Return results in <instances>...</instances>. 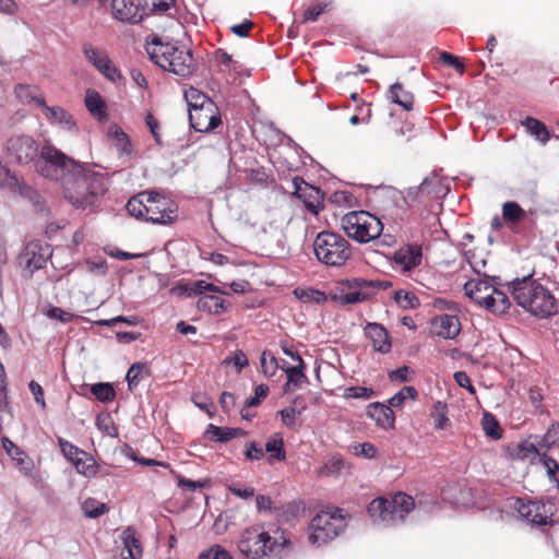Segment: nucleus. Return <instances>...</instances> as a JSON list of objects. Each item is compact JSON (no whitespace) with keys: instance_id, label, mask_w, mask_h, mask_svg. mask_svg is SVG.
Masks as SVG:
<instances>
[{"instance_id":"32","label":"nucleus","mask_w":559,"mask_h":559,"mask_svg":"<svg viewBox=\"0 0 559 559\" xmlns=\"http://www.w3.org/2000/svg\"><path fill=\"white\" fill-rule=\"evenodd\" d=\"M448 405L444 402L437 401L432 404L430 416L433 419L435 428L438 430L447 429L451 426Z\"/></svg>"},{"instance_id":"34","label":"nucleus","mask_w":559,"mask_h":559,"mask_svg":"<svg viewBox=\"0 0 559 559\" xmlns=\"http://www.w3.org/2000/svg\"><path fill=\"white\" fill-rule=\"evenodd\" d=\"M539 449H544V452L558 451L559 456V423L551 425L546 433L538 440Z\"/></svg>"},{"instance_id":"26","label":"nucleus","mask_w":559,"mask_h":559,"mask_svg":"<svg viewBox=\"0 0 559 559\" xmlns=\"http://www.w3.org/2000/svg\"><path fill=\"white\" fill-rule=\"evenodd\" d=\"M120 537L123 544L122 559H141L143 548L135 530L132 526H128L122 531Z\"/></svg>"},{"instance_id":"8","label":"nucleus","mask_w":559,"mask_h":559,"mask_svg":"<svg viewBox=\"0 0 559 559\" xmlns=\"http://www.w3.org/2000/svg\"><path fill=\"white\" fill-rule=\"evenodd\" d=\"M341 227L346 236L358 242L368 243L380 237L382 222L368 211H350L341 219Z\"/></svg>"},{"instance_id":"19","label":"nucleus","mask_w":559,"mask_h":559,"mask_svg":"<svg viewBox=\"0 0 559 559\" xmlns=\"http://www.w3.org/2000/svg\"><path fill=\"white\" fill-rule=\"evenodd\" d=\"M2 447L5 450L7 454L14 462L15 467L24 476L29 478H36L38 476V472L35 469L34 461L12 440H10L7 437L2 438Z\"/></svg>"},{"instance_id":"18","label":"nucleus","mask_w":559,"mask_h":559,"mask_svg":"<svg viewBox=\"0 0 559 559\" xmlns=\"http://www.w3.org/2000/svg\"><path fill=\"white\" fill-rule=\"evenodd\" d=\"M514 509L522 519L536 525H546L551 523L550 516L546 511V506L539 501H531L518 498L514 502Z\"/></svg>"},{"instance_id":"25","label":"nucleus","mask_w":559,"mask_h":559,"mask_svg":"<svg viewBox=\"0 0 559 559\" xmlns=\"http://www.w3.org/2000/svg\"><path fill=\"white\" fill-rule=\"evenodd\" d=\"M367 416L376 421L382 429H392L395 424V415L390 405L379 402L371 403L367 406Z\"/></svg>"},{"instance_id":"21","label":"nucleus","mask_w":559,"mask_h":559,"mask_svg":"<svg viewBox=\"0 0 559 559\" xmlns=\"http://www.w3.org/2000/svg\"><path fill=\"white\" fill-rule=\"evenodd\" d=\"M50 254L49 246L41 245L38 241L27 243L21 254V260L25 267L33 273L45 266L47 257Z\"/></svg>"},{"instance_id":"42","label":"nucleus","mask_w":559,"mask_h":559,"mask_svg":"<svg viewBox=\"0 0 559 559\" xmlns=\"http://www.w3.org/2000/svg\"><path fill=\"white\" fill-rule=\"evenodd\" d=\"M143 373L148 377L151 371L146 364L134 362L128 370L126 379L128 381L129 390L138 386L143 379Z\"/></svg>"},{"instance_id":"12","label":"nucleus","mask_w":559,"mask_h":559,"mask_svg":"<svg viewBox=\"0 0 559 559\" xmlns=\"http://www.w3.org/2000/svg\"><path fill=\"white\" fill-rule=\"evenodd\" d=\"M7 155L9 159L19 165H28L34 162L39 155V159L35 165L41 160V148L37 142L29 135H13L7 141Z\"/></svg>"},{"instance_id":"46","label":"nucleus","mask_w":559,"mask_h":559,"mask_svg":"<svg viewBox=\"0 0 559 559\" xmlns=\"http://www.w3.org/2000/svg\"><path fill=\"white\" fill-rule=\"evenodd\" d=\"M481 426L485 433L493 440H499L502 437V429L493 415L488 413L484 414Z\"/></svg>"},{"instance_id":"27","label":"nucleus","mask_w":559,"mask_h":559,"mask_svg":"<svg viewBox=\"0 0 559 559\" xmlns=\"http://www.w3.org/2000/svg\"><path fill=\"white\" fill-rule=\"evenodd\" d=\"M436 332L444 338H454L461 331V322L456 316L442 314L435 320Z\"/></svg>"},{"instance_id":"45","label":"nucleus","mask_w":559,"mask_h":559,"mask_svg":"<svg viewBox=\"0 0 559 559\" xmlns=\"http://www.w3.org/2000/svg\"><path fill=\"white\" fill-rule=\"evenodd\" d=\"M91 392L96 400L103 403L111 402L116 396L115 389L110 383H95L91 386Z\"/></svg>"},{"instance_id":"56","label":"nucleus","mask_w":559,"mask_h":559,"mask_svg":"<svg viewBox=\"0 0 559 559\" xmlns=\"http://www.w3.org/2000/svg\"><path fill=\"white\" fill-rule=\"evenodd\" d=\"M199 559H234L233 556L221 545H214L202 551Z\"/></svg>"},{"instance_id":"10","label":"nucleus","mask_w":559,"mask_h":559,"mask_svg":"<svg viewBox=\"0 0 559 559\" xmlns=\"http://www.w3.org/2000/svg\"><path fill=\"white\" fill-rule=\"evenodd\" d=\"M391 284L381 281H368L365 278H352L341 283L338 293L333 295V299L341 305H354L368 300L376 289L386 288Z\"/></svg>"},{"instance_id":"62","label":"nucleus","mask_w":559,"mask_h":559,"mask_svg":"<svg viewBox=\"0 0 559 559\" xmlns=\"http://www.w3.org/2000/svg\"><path fill=\"white\" fill-rule=\"evenodd\" d=\"M465 257L467 259V262L469 263L471 267L477 275H486L485 272H483V269L486 266V261L484 259H476L475 254L471 251L465 252Z\"/></svg>"},{"instance_id":"28","label":"nucleus","mask_w":559,"mask_h":559,"mask_svg":"<svg viewBox=\"0 0 559 559\" xmlns=\"http://www.w3.org/2000/svg\"><path fill=\"white\" fill-rule=\"evenodd\" d=\"M388 98L407 111L413 109L415 103L414 94L407 91L401 82H396L390 86Z\"/></svg>"},{"instance_id":"39","label":"nucleus","mask_w":559,"mask_h":559,"mask_svg":"<svg viewBox=\"0 0 559 559\" xmlns=\"http://www.w3.org/2000/svg\"><path fill=\"white\" fill-rule=\"evenodd\" d=\"M14 94L22 103H35L37 106L39 99H45L38 96V88L35 85L17 84L14 88Z\"/></svg>"},{"instance_id":"61","label":"nucleus","mask_w":559,"mask_h":559,"mask_svg":"<svg viewBox=\"0 0 559 559\" xmlns=\"http://www.w3.org/2000/svg\"><path fill=\"white\" fill-rule=\"evenodd\" d=\"M225 362L235 365L238 371L249 365V360L242 350H236L231 356L225 359Z\"/></svg>"},{"instance_id":"60","label":"nucleus","mask_w":559,"mask_h":559,"mask_svg":"<svg viewBox=\"0 0 559 559\" xmlns=\"http://www.w3.org/2000/svg\"><path fill=\"white\" fill-rule=\"evenodd\" d=\"M354 453L358 456L372 459L377 454V448L370 442L358 443L354 445Z\"/></svg>"},{"instance_id":"35","label":"nucleus","mask_w":559,"mask_h":559,"mask_svg":"<svg viewBox=\"0 0 559 559\" xmlns=\"http://www.w3.org/2000/svg\"><path fill=\"white\" fill-rule=\"evenodd\" d=\"M510 308V300L507 294L495 287V293L490 295L485 309L493 313H504Z\"/></svg>"},{"instance_id":"16","label":"nucleus","mask_w":559,"mask_h":559,"mask_svg":"<svg viewBox=\"0 0 559 559\" xmlns=\"http://www.w3.org/2000/svg\"><path fill=\"white\" fill-rule=\"evenodd\" d=\"M395 266L403 273H408L423 262V248L418 243H407L399 248L393 255Z\"/></svg>"},{"instance_id":"14","label":"nucleus","mask_w":559,"mask_h":559,"mask_svg":"<svg viewBox=\"0 0 559 559\" xmlns=\"http://www.w3.org/2000/svg\"><path fill=\"white\" fill-rule=\"evenodd\" d=\"M82 52L84 58L106 79L111 82L121 79L119 69L111 61L106 49L85 43L82 46Z\"/></svg>"},{"instance_id":"47","label":"nucleus","mask_w":559,"mask_h":559,"mask_svg":"<svg viewBox=\"0 0 559 559\" xmlns=\"http://www.w3.org/2000/svg\"><path fill=\"white\" fill-rule=\"evenodd\" d=\"M540 463L546 468V474L551 483H555L559 489V463L549 456L546 452L540 454Z\"/></svg>"},{"instance_id":"57","label":"nucleus","mask_w":559,"mask_h":559,"mask_svg":"<svg viewBox=\"0 0 559 559\" xmlns=\"http://www.w3.org/2000/svg\"><path fill=\"white\" fill-rule=\"evenodd\" d=\"M374 395L371 388L366 386H349L345 389L344 396L348 399H362L368 400Z\"/></svg>"},{"instance_id":"59","label":"nucleus","mask_w":559,"mask_h":559,"mask_svg":"<svg viewBox=\"0 0 559 559\" xmlns=\"http://www.w3.org/2000/svg\"><path fill=\"white\" fill-rule=\"evenodd\" d=\"M245 456L249 461H259L264 457V451L254 441H247L245 444Z\"/></svg>"},{"instance_id":"48","label":"nucleus","mask_w":559,"mask_h":559,"mask_svg":"<svg viewBox=\"0 0 559 559\" xmlns=\"http://www.w3.org/2000/svg\"><path fill=\"white\" fill-rule=\"evenodd\" d=\"M544 452V449H539L538 442L536 444L522 442L516 447V456L520 460H531L534 461L536 456L540 457V454Z\"/></svg>"},{"instance_id":"58","label":"nucleus","mask_w":559,"mask_h":559,"mask_svg":"<svg viewBox=\"0 0 559 559\" xmlns=\"http://www.w3.org/2000/svg\"><path fill=\"white\" fill-rule=\"evenodd\" d=\"M439 60L442 63L455 69L460 74H463L465 71L464 64L461 61V59L450 52L442 51L439 56Z\"/></svg>"},{"instance_id":"53","label":"nucleus","mask_w":559,"mask_h":559,"mask_svg":"<svg viewBox=\"0 0 559 559\" xmlns=\"http://www.w3.org/2000/svg\"><path fill=\"white\" fill-rule=\"evenodd\" d=\"M58 444H59L60 450H61L62 454L64 455V457H67L71 462H74L80 456H86V452H84L83 450H81L76 445H74L73 443H71L62 438L58 439Z\"/></svg>"},{"instance_id":"51","label":"nucleus","mask_w":559,"mask_h":559,"mask_svg":"<svg viewBox=\"0 0 559 559\" xmlns=\"http://www.w3.org/2000/svg\"><path fill=\"white\" fill-rule=\"evenodd\" d=\"M393 298L395 302L403 309H415L420 305L416 295L406 290L395 292Z\"/></svg>"},{"instance_id":"55","label":"nucleus","mask_w":559,"mask_h":559,"mask_svg":"<svg viewBox=\"0 0 559 559\" xmlns=\"http://www.w3.org/2000/svg\"><path fill=\"white\" fill-rule=\"evenodd\" d=\"M328 9V3L325 2H316L309 5L304 12L302 23L307 22H316L318 17L325 12Z\"/></svg>"},{"instance_id":"4","label":"nucleus","mask_w":559,"mask_h":559,"mask_svg":"<svg viewBox=\"0 0 559 559\" xmlns=\"http://www.w3.org/2000/svg\"><path fill=\"white\" fill-rule=\"evenodd\" d=\"M288 543L284 532L276 531L271 535L263 526L253 525L241 532L238 549L247 559H271L278 556Z\"/></svg>"},{"instance_id":"6","label":"nucleus","mask_w":559,"mask_h":559,"mask_svg":"<svg viewBox=\"0 0 559 559\" xmlns=\"http://www.w3.org/2000/svg\"><path fill=\"white\" fill-rule=\"evenodd\" d=\"M317 260L329 267H341L353 258V246L341 234L320 231L313 241Z\"/></svg>"},{"instance_id":"22","label":"nucleus","mask_w":559,"mask_h":559,"mask_svg":"<svg viewBox=\"0 0 559 559\" xmlns=\"http://www.w3.org/2000/svg\"><path fill=\"white\" fill-rule=\"evenodd\" d=\"M248 432L242 428L219 427L209 424L204 430L203 438L207 441L227 443L233 439L246 437Z\"/></svg>"},{"instance_id":"31","label":"nucleus","mask_w":559,"mask_h":559,"mask_svg":"<svg viewBox=\"0 0 559 559\" xmlns=\"http://www.w3.org/2000/svg\"><path fill=\"white\" fill-rule=\"evenodd\" d=\"M109 136L112 140V144L120 154V156L130 157L133 153V146L130 138L120 127H112L109 130Z\"/></svg>"},{"instance_id":"1","label":"nucleus","mask_w":559,"mask_h":559,"mask_svg":"<svg viewBox=\"0 0 559 559\" xmlns=\"http://www.w3.org/2000/svg\"><path fill=\"white\" fill-rule=\"evenodd\" d=\"M36 171L59 181L63 198L80 210L95 206L108 189L104 174L66 155L49 141L41 146V160L36 164Z\"/></svg>"},{"instance_id":"13","label":"nucleus","mask_w":559,"mask_h":559,"mask_svg":"<svg viewBox=\"0 0 559 559\" xmlns=\"http://www.w3.org/2000/svg\"><path fill=\"white\" fill-rule=\"evenodd\" d=\"M292 185L293 195L302 201L308 212L318 216L324 209V192L320 188L307 183L299 176L293 178Z\"/></svg>"},{"instance_id":"44","label":"nucleus","mask_w":559,"mask_h":559,"mask_svg":"<svg viewBox=\"0 0 559 559\" xmlns=\"http://www.w3.org/2000/svg\"><path fill=\"white\" fill-rule=\"evenodd\" d=\"M294 294L301 301L313 302L317 305L323 304L328 299L324 292H321V290L314 289V288L295 289Z\"/></svg>"},{"instance_id":"37","label":"nucleus","mask_w":559,"mask_h":559,"mask_svg":"<svg viewBox=\"0 0 559 559\" xmlns=\"http://www.w3.org/2000/svg\"><path fill=\"white\" fill-rule=\"evenodd\" d=\"M185 98L188 103L189 111L215 104L207 95L194 87H190L185 92Z\"/></svg>"},{"instance_id":"2","label":"nucleus","mask_w":559,"mask_h":559,"mask_svg":"<svg viewBox=\"0 0 559 559\" xmlns=\"http://www.w3.org/2000/svg\"><path fill=\"white\" fill-rule=\"evenodd\" d=\"M127 212L136 219L168 225L177 218V204L168 197L154 191H142L130 198Z\"/></svg>"},{"instance_id":"49","label":"nucleus","mask_w":559,"mask_h":559,"mask_svg":"<svg viewBox=\"0 0 559 559\" xmlns=\"http://www.w3.org/2000/svg\"><path fill=\"white\" fill-rule=\"evenodd\" d=\"M261 370L264 376L273 377L280 368L276 357L270 350H263L260 358Z\"/></svg>"},{"instance_id":"36","label":"nucleus","mask_w":559,"mask_h":559,"mask_svg":"<svg viewBox=\"0 0 559 559\" xmlns=\"http://www.w3.org/2000/svg\"><path fill=\"white\" fill-rule=\"evenodd\" d=\"M265 451L270 453L267 457L269 463H273L274 461H285L286 453L284 450V440L280 436H273L267 439L265 443Z\"/></svg>"},{"instance_id":"52","label":"nucleus","mask_w":559,"mask_h":559,"mask_svg":"<svg viewBox=\"0 0 559 559\" xmlns=\"http://www.w3.org/2000/svg\"><path fill=\"white\" fill-rule=\"evenodd\" d=\"M214 59L217 62V64L222 68V71L224 72H237V64L238 62L233 60L231 56L228 55L223 49H217L214 52Z\"/></svg>"},{"instance_id":"9","label":"nucleus","mask_w":559,"mask_h":559,"mask_svg":"<svg viewBox=\"0 0 559 559\" xmlns=\"http://www.w3.org/2000/svg\"><path fill=\"white\" fill-rule=\"evenodd\" d=\"M414 507L412 496L397 492L391 499H373L368 506V513L374 521L392 525L402 522Z\"/></svg>"},{"instance_id":"40","label":"nucleus","mask_w":559,"mask_h":559,"mask_svg":"<svg viewBox=\"0 0 559 559\" xmlns=\"http://www.w3.org/2000/svg\"><path fill=\"white\" fill-rule=\"evenodd\" d=\"M523 126L532 135H534L542 143H546L550 138L549 131L547 130L546 126L535 118L527 117L523 121Z\"/></svg>"},{"instance_id":"50","label":"nucleus","mask_w":559,"mask_h":559,"mask_svg":"<svg viewBox=\"0 0 559 559\" xmlns=\"http://www.w3.org/2000/svg\"><path fill=\"white\" fill-rule=\"evenodd\" d=\"M345 467V461L341 456H332L325 464L319 469L320 476H336Z\"/></svg>"},{"instance_id":"17","label":"nucleus","mask_w":559,"mask_h":559,"mask_svg":"<svg viewBox=\"0 0 559 559\" xmlns=\"http://www.w3.org/2000/svg\"><path fill=\"white\" fill-rule=\"evenodd\" d=\"M38 107L41 108L43 115L46 120L60 129L76 133L79 131L78 124L73 116L60 106H48L45 99L38 100Z\"/></svg>"},{"instance_id":"11","label":"nucleus","mask_w":559,"mask_h":559,"mask_svg":"<svg viewBox=\"0 0 559 559\" xmlns=\"http://www.w3.org/2000/svg\"><path fill=\"white\" fill-rule=\"evenodd\" d=\"M502 218L507 227L518 236L533 238L535 236L536 221L533 213L524 211L514 201L502 204Z\"/></svg>"},{"instance_id":"29","label":"nucleus","mask_w":559,"mask_h":559,"mask_svg":"<svg viewBox=\"0 0 559 559\" xmlns=\"http://www.w3.org/2000/svg\"><path fill=\"white\" fill-rule=\"evenodd\" d=\"M296 360L298 361L297 366H290V367L282 366L281 367L287 377V382L284 385L285 392L290 391L292 385L294 388H298L304 382L307 381V377L305 374L306 365H305L302 358L300 357V355H296Z\"/></svg>"},{"instance_id":"15","label":"nucleus","mask_w":559,"mask_h":559,"mask_svg":"<svg viewBox=\"0 0 559 559\" xmlns=\"http://www.w3.org/2000/svg\"><path fill=\"white\" fill-rule=\"evenodd\" d=\"M190 126L197 132H209L216 129L221 123V114L216 104H210L199 109L190 110Z\"/></svg>"},{"instance_id":"23","label":"nucleus","mask_w":559,"mask_h":559,"mask_svg":"<svg viewBox=\"0 0 559 559\" xmlns=\"http://www.w3.org/2000/svg\"><path fill=\"white\" fill-rule=\"evenodd\" d=\"M464 290L469 299L485 308L490 295L495 293V287L487 281L475 278L465 283Z\"/></svg>"},{"instance_id":"43","label":"nucleus","mask_w":559,"mask_h":559,"mask_svg":"<svg viewBox=\"0 0 559 559\" xmlns=\"http://www.w3.org/2000/svg\"><path fill=\"white\" fill-rule=\"evenodd\" d=\"M417 396L418 392L414 386H403L397 393L389 399L388 403L392 408H400L406 400L415 401Z\"/></svg>"},{"instance_id":"5","label":"nucleus","mask_w":559,"mask_h":559,"mask_svg":"<svg viewBox=\"0 0 559 559\" xmlns=\"http://www.w3.org/2000/svg\"><path fill=\"white\" fill-rule=\"evenodd\" d=\"M151 60L163 70L187 78L194 73L197 63L190 49L171 43H163L155 37L146 45Z\"/></svg>"},{"instance_id":"63","label":"nucleus","mask_w":559,"mask_h":559,"mask_svg":"<svg viewBox=\"0 0 559 559\" xmlns=\"http://www.w3.org/2000/svg\"><path fill=\"white\" fill-rule=\"evenodd\" d=\"M413 373L407 366H402L393 371L389 372L390 381L407 382L409 381V374Z\"/></svg>"},{"instance_id":"24","label":"nucleus","mask_w":559,"mask_h":559,"mask_svg":"<svg viewBox=\"0 0 559 559\" xmlns=\"http://www.w3.org/2000/svg\"><path fill=\"white\" fill-rule=\"evenodd\" d=\"M365 334L370 340L376 352L388 354L391 350V337L383 325L379 323H368L365 328Z\"/></svg>"},{"instance_id":"54","label":"nucleus","mask_w":559,"mask_h":559,"mask_svg":"<svg viewBox=\"0 0 559 559\" xmlns=\"http://www.w3.org/2000/svg\"><path fill=\"white\" fill-rule=\"evenodd\" d=\"M80 474L91 477L96 474L94 461L91 456H80L72 462Z\"/></svg>"},{"instance_id":"3","label":"nucleus","mask_w":559,"mask_h":559,"mask_svg":"<svg viewBox=\"0 0 559 559\" xmlns=\"http://www.w3.org/2000/svg\"><path fill=\"white\" fill-rule=\"evenodd\" d=\"M508 288L515 302L536 317L548 318L557 312L554 295L531 277L518 278L511 282Z\"/></svg>"},{"instance_id":"30","label":"nucleus","mask_w":559,"mask_h":559,"mask_svg":"<svg viewBox=\"0 0 559 559\" xmlns=\"http://www.w3.org/2000/svg\"><path fill=\"white\" fill-rule=\"evenodd\" d=\"M197 307L201 311L218 316L226 312L230 304L215 295H203L198 299Z\"/></svg>"},{"instance_id":"33","label":"nucleus","mask_w":559,"mask_h":559,"mask_svg":"<svg viewBox=\"0 0 559 559\" xmlns=\"http://www.w3.org/2000/svg\"><path fill=\"white\" fill-rule=\"evenodd\" d=\"M85 105L92 116L99 120L106 118V105L102 96L95 91H88L85 96Z\"/></svg>"},{"instance_id":"38","label":"nucleus","mask_w":559,"mask_h":559,"mask_svg":"<svg viewBox=\"0 0 559 559\" xmlns=\"http://www.w3.org/2000/svg\"><path fill=\"white\" fill-rule=\"evenodd\" d=\"M81 509L86 518L97 519L109 512V507L95 498H87L83 501Z\"/></svg>"},{"instance_id":"7","label":"nucleus","mask_w":559,"mask_h":559,"mask_svg":"<svg viewBox=\"0 0 559 559\" xmlns=\"http://www.w3.org/2000/svg\"><path fill=\"white\" fill-rule=\"evenodd\" d=\"M347 526V514L342 509L322 510L309 523V542L321 546L336 538Z\"/></svg>"},{"instance_id":"64","label":"nucleus","mask_w":559,"mask_h":559,"mask_svg":"<svg viewBox=\"0 0 559 559\" xmlns=\"http://www.w3.org/2000/svg\"><path fill=\"white\" fill-rule=\"evenodd\" d=\"M28 388H29V391L32 392V394L34 395V400L36 401V403L39 404L43 409L46 408V402L44 399V390H43L41 385L39 383H37L36 381L32 380L28 384Z\"/></svg>"},{"instance_id":"20","label":"nucleus","mask_w":559,"mask_h":559,"mask_svg":"<svg viewBox=\"0 0 559 559\" xmlns=\"http://www.w3.org/2000/svg\"><path fill=\"white\" fill-rule=\"evenodd\" d=\"M111 11L116 20L130 24L141 22L144 14L140 0H111Z\"/></svg>"},{"instance_id":"41","label":"nucleus","mask_w":559,"mask_h":559,"mask_svg":"<svg viewBox=\"0 0 559 559\" xmlns=\"http://www.w3.org/2000/svg\"><path fill=\"white\" fill-rule=\"evenodd\" d=\"M428 179H424L423 182L417 187H409L404 191V201L412 206L414 203L424 202L426 199V192L428 188Z\"/></svg>"}]
</instances>
